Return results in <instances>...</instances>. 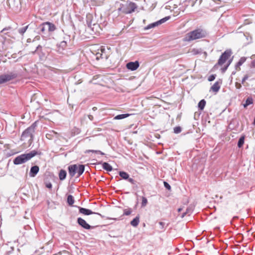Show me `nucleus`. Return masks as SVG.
Instances as JSON below:
<instances>
[{
  "label": "nucleus",
  "instance_id": "14",
  "mask_svg": "<svg viewBox=\"0 0 255 255\" xmlns=\"http://www.w3.org/2000/svg\"><path fill=\"white\" fill-rule=\"evenodd\" d=\"M57 51L59 53H61L62 51L66 48L67 46V42L65 41H62L57 45Z\"/></svg>",
  "mask_w": 255,
  "mask_h": 255
},
{
  "label": "nucleus",
  "instance_id": "16",
  "mask_svg": "<svg viewBox=\"0 0 255 255\" xmlns=\"http://www.w3.org/2000/svg\"><path fill=\"white\" fill-rule=\"evenodd\" d=\"M193 210H194V207L192 205H190L187 208L186 212L182 213V214L181 216V217L182 218H183L186 215H190L192 213Z\"/></svg>",
  "mask_w": 255,
  "mask_h": 255
},
{
  "label": "nucleus",
  "instance_id": "44",
  "mask_svg": "<svg viewBox=\"0 0 255 255\" xmlns=\"http://www.w3.org/2000/svg\"><path fill=\"white\" fill-rule=\"evenodd\" d=\"M228 67H229L228 65H226L225 67L223 68L222 69V72H223V73L225 72L227 70Z\"/></svg>",
  "mask_w": 255,
  "mask_h": 255
},
{
  "label": "nucleus",
  "instance_id": "20",
  "mask_svg": "<svg viewBox=\"0 0 255 255\" xmlns=\"http://www.w3.org/2000/svg\"><path fill=\"white\" fill-rule=\"evenodd\" d=\"M67 175L66 171L65 170L61 169L59 173V177L60 180H63L66 178Z\"/></svg>",
  "mask_w": 255,
  "mask_h": 255
},
{
  "label": "nucleus",
  "instance_id": "3",
  "mask_svg": "<svg viewBox=\"0 0 255 255\" xmlns=\"http://www.w3.org/2000/svg\"><path fill=\"white\" fill-rule=\"evenodd\" d=\"M137 8V6L134 2L128 1L126 4L120 3L118 8L119 12L124 14H130L133 12Z\"/></svg>",
  "mask_w": 255,
  "mask_h": 255
},
{
  "label": "nucleus",
  "instance_id": "51",
  "mask_svg": "<svg viewBox=\"0 0 255 255\" xmlns=\"http://www.w3.org/2000/svg\"><path fill=\"white\" fill-rule=\"evenodd\" d=\"M51 133H53V134H56V132H55L54 131L52 130L51 131Z\"/></svg>",
  "mask_w": 255,
  "mask_h": 255
},
{
  "label": "nucleus",
  "instance_id": "45",
  "mask_svg": "<svg viewBox=\"0 0 255 255\" xmlns=\"http://www.w3.org/2000/svg\"><path fill=\"white\" fill-rule=\"evenodd\" d=\"M232 61V59H230L228 61V63H227V65H228V66H229V65L231 64V62Z\"/></svg>",
  "mask_w": 255,
  "mask_h": 255
},
{
  "label": "nucleus",
  "instance_id": "15",
  "mask_svg": "<svg viewBox=\"0 0 255 255\" xmlns=\"http://www.w3.org/2000/svg\"><path fill=\"white\" fill-rule=\"evenodd\" d=\"M247 58L245 57H241L239 61L237 62V63L235 65L236 70L237 71H239L241 70L240 66L242 65V64L245 63L246 61Z\"/></svg>",
  "mask_w": 255,
  "mask_h": 255
},
{
  "label": "nucleus",
  "instance_id": "33",
  "mask_svg": "<svg viewBox=\"0 0 255 255\" xmlns=\"http://www.w3.org/2000/svg\"><path fill=\"white\" fill-rule=\"evenodd\" d=\"M147 199L144 197H142L141 206L142 207L146 206L147 205Z\"/></svg>",
  "mask_w": 255,
  "mask_h": 255
},
{
  "label": "nucleus",
  "instance_id": "43",
  "mask_svg": "<svg viewBox=\"0 0 255 255\" xmlns=\"http://www.w3.org/2000/svg\"><path fill=\"white\" fill-rule=\"evenodd\" d=\"M46 186L47 188L51 189L52 187V185L51 183H48L46 184Z\"/></svg>",
  "mask_w": 255,
  "mask_h": 255
},
{
  "label": "nucleus",
  "instance_id": "4",
  "mask_svg": "<svg viewBox=\"0 0 255 255\" xmlns=\"http://www.w3.org/2000/svg\"><path fill=\"white\" fill-rule=\"evenodd\" d=\"M56 28L55 24L49 21L43 22L38 27V29L39 30V33L41 35L46 34L47 32L51 34Z\"/></svg>",
  "mask_w": 255,
  "mask_h": 255
},
{
  "label": "nucleus",
  "instance_id": "35",
  "mask_svg": "<svg viewBox=\"0 0 255 255\" xmlns=\"http://www.w3.org/2000/svg\"><path fill=\"white\" fill-rule=\"evenodd\" d=\"M164 187L168 190H170L171 189L170 185L166 182H164Z\"/></svg>",
  "mask_w": 255,
  "mask_h": 255
},
{
  "label": "nucleus",
  "instance_id": "10",
  "mask_svg": "<svg viewBox=\"0 0 255 255\" xmlns=\"http://www.w3.org/2000/svg\"><path fill=\"white\" fill-rule=\"evenodd\" d=\"M68 172L69 175L73 177L75 176V174L77 173L78 165L77 164H73L68 166Z\"/></svg>",
  "mask_w": 255,
  "mask_h": 255
},
{
  "label": "nucleus",
  "instance_id": "13",
  "mask_svg": "<svg viewBox=\"0 0 255 255\" xmlns=\"http://www.w3.org/2000/svg\"><path fill=\"white\" fill-rule=\"evenodd\" d=\"M39 170V168L38 166L35 165L31 167L29 176L31 177H34L38 173Z\"/></svg>",
  "mask_w": 255,
  "mask_h": 255
},
{
  "label": "nucleus",
  "instance_id": "37",
  "mask_svg": "<svg viewBox=\"0 0 255 255\" xmlns=\"http://www.w3.org/2000/svg\"><path fill=\"white\" fill-rule=\"evenodd\" d=\"M248 78L249 76L247 74L245 75L242 80V84H244Z\"/></svg>",
  "mask_w": 255,
  "mask_h": 255
},
{
  "label": "nucleus",
  "instance_id": "55",
  "mask_svg": "<svg viewBox=\"0 0 255 255\" xmlns=\"http://www.w3.org/2000/svg\"><path fill=\"white\" fill-rule=\"evenodd\" d=\"M104 50V49H101V51L103 52Z\"/></svg>",
  "mask_w": 255,
  "mask_h": 255
},
{
  "label": "nucleus",
  "instance_id": "50",
  "mask_svg": "<svg viewBox=\"0 0 255 255\" xmlns=\"http://www.w3.org/2000/svg\"><path fill=\"white\" fill-rule=\"evenodd\" d=\"M9 28H10V27H8V28H3V29H2V30L1 31V32H2V31H4V30H6V29H9Z\"/></svg>",
  "mask_w": 255,
  "mask_h": 255
},
{
  "label": "nucleus",
  "instance_id": "9",
  "mask_svg": "<svg viewBox=\"0 0 255 255\" xmlns=\"http://www.w3.org/2000/svg\"><path fill=\"white\" fill-rule=\"evenodd\" d=\"M139 66V63L138 61H136L135 62H129L126 65L127 69L131 71H134L136 70Z\"/></svg>",
  "mask_w": 255,
  "mask_h": 255
},
{
  "label": "nucleus",
  "instance_id": "36",
  "mask_svg": "<svg viewBox=\"0 0 255 255\" xmlns=\"http://www.w3.org/2000/svg\"><path fill=\"white\" fill-rule=\"evenodd\" d=\"M215 77H216V75H213H213H211L209 77V78H208V80L209 81H212L215 80Z\"/></svg>",
  "mask_w": 255,
  "mask_h": 255
},
{
  "label": "nucleus",
  "instance_id": "49",
  "mask_svg": "<svg viewBox=\"0 0 255 255\" xmlns=\"http://www.w3.org/2000/svg\"><path fill=\"white\" fill-rule=\"evenodd\" d=\"M182 208H179V209H178V211L179 212H181V211H182Z\"/></svg>",
  "mask_w": 255,
  "mask_h": 255
},
{
  "label": "nucleus",
  "instance_id": "22",
  "mask_svg": "<svg viewBox=\"0 0 255 255\" xmlns=\"http://www.w3.org/2000/svg\"><path fill=\"white\" fill-rule=\"evenodd\" d=\"M206 101L204 99L201 100L198 105V107L199 110H203L206 105Z\"/></svg>",
  "mask_w": 255,
  "mask_h": 255
},
{
  "label": "nucleus",
  "instance_id": "34",
  "mask_svg": "<svg viewBox=\"0 0 255 255\" xmlns=\"http://www.w3.org/2000/svg\"><path fill=\"white\" fill-rule=\"evenodd\" d=\"M158 225H159V228L160 230H163L164 229V228H165V223L163 222H159L158 223Z\"/></svg>",
  "mask_w": 255,
  "mask_h": 255
},
{
  "label": "nucleus",
  "instance_id": "24",
  "mask_svg": "<svg viewBox=\"0 0 255 255\" xmlns=\"http://www.w3.org/2000/svg\"><path fill=\"white\" fill-rule=\"evenodd\" d=\"M119 175L124 179H128L129 177L128 174L125 171H120Z\"/></svg>",
  "mask_w": 255,
  "mask_h": 255
},
{
  "label": "nucleus",
  "instance_id": "25",
  "mask_svg": "<svg viewBox=\"0 0 255 255\" xmlns=\"http://www.w3.org/2000/svg\"><path fill=\"white\" fill-rule=\"evenodd\" d=\"M158 25V23L157 21H156L155 22H153L152 23L148 24L146 27H145L144 29V30H148L150 28H153L155 26H157Z\"/></svg>",
  "mask_w": 255,
  "mask_h": 255
},
{
  "label": "nucleus",
  "instance_id": "41",
  "mask_svg": "<svg viewBox=\"0 0 255 255\" xmlns=\"http://www.w3.org/2000/svg\"><path fill=\"white\" fill-rule=\"evenodd\" d=\"M192 52L194 54H197L199 53L200 52L199 51V50L198 49H194L192 50Z\"/></svg>",
  "mask_w": 255,
  "mask_h": 255
},
{
  "label": "nucleus",
  "instance_id": "48",
  "mask_svg": "<svg viewBox=\"0 0 255 255\" xmlns=\"http://www.w3.org/2000/svg\"><path fill=\"white\" fill-rule=\"evenodd\" d=\"M97 110V108L96 107H93V110L94 111H96Z\"/></svg>",
  "mask_w": 255,
  "mask_h": 255
},
{
  "label": "nucleus",
  "instance_id": "5",
  "mask_svg": "<svg viewBox=\"0 0 255 255\" xmlns=\"http://www.w3.org/2000/svg\"><path fill=\"white\" fill-rule=\"evenodd\" d=\"M37 126L36 122L33 123L29 127L27 128L22 133L21 137L26 138L30 137L31 139L33 138V133L35 131L36 127Z\"/></svg>",
  "mask_w": 255,
  "mask_h": 255
},
{
  "label": "nucleus",
  "instance_id": "8",
  "mask_svg": "<svg viewBox=\"0 0 255 255\" xmlns=\"http://www.w3.org/2000/svg\"><path fill=\"white\" fill-rule=\"evenodd\" d=\"M77 223L83 228L86 230H90L94 228V227L90 226L85 220L80 217L77 219Z\"/></svg>",
  "mask_w": 255,
  "mask_h": 255
},
{
  "label": "nucleus",
  "instance_id": "28",
  "mask_svg": "<svg viewBox=\"0 0 255 255\" xmlns=\"http://www.w3.org/2000/svg\"><path fill=\"white\" fill-rule=\"evenodd\" d=\"M253 98L252 97H248L246 101L245 104L244 105L245 107H247L248 106L251 105L253 103Z\"/></svg>",
  "mask_w": 255,
  "mask_h": 255
},
{
  "label": "nucleus",
  "instance_id": "26",
  "mask_svg": "<svg viewBox=\"0 0 255 255\" xmlns=\"http://www.w3.org/2000/svg\"><path fill=\"white\" fill-rule=\"evenodd\" d=\"M170 18V16H166V17L160 19L159 20L157 21V22L159 25L160 24H161L162 23H164L165 22H166V21L169 20Z\"/></svg>",
  "mask_w": 255,
  "mask_h": 255
},
{
  "label": "nucleus",
  "instance_id": "2",
  "mask_svg": "<svg viewBox=\"0 0 255 255\" xmlns=\"http://www.w3.org/2000/svg\"><path fill=\"white\" fill-rule=\"evenodd\" d=\"M37 154V152L34 150L28 153L20 154L16 156L13 160V164L19 165L24 163L30 160L32 157Z\"/></svg>",
  "mask_w": 255,
  "mask_h": 255
},
{
  "label": "nucleus",
  "instance_id": "7",
  "mask_svg": "<svg viewBox=\"0 0 255 255\" xmlns=\"http://www.w3.org/2000/svg\"><path fill=\"white\" fill-rule=\"evenodd\" d=\"M16 77L17 74L12 72L7 74L1 75H0V84L9 81Z\"/></svg>",
  "mask_w": 255,
  "mask_h": 255
},
{
  "label": "nucleus",
  "instance_id": "30",
  "mask_svg": "<svg viewBox=\"0 0 255 255\" xmlns=\"http://www.w3.org/2000/svg\"><path fill=\"white\" fill-rule=\"evenodd\" d=\"M244 143V137L242 136L240 138L238 142V146L239 147H241Z\"/></svg>",
  "mask_w": 255,
  "mask_h": 255
},
{
  "label": "nucleus",
  "instance_id": "39",
  "mask_svg": "<svg viewBox=\"0 0 255 255\" xmlns=\"http://www.w3.org/2000/svg\"><path fill=\"white\" fill-rule=\"evenodd\" d=\"M128 179V181L131 184H135V181L133 179L131 178H129Z\"/></svg>",
  "mask_w": 255,
  "mask_h": 255
},
{
  "label": "nucleus",
  "instance_id": "23",
  "mask_svg": "<svg viewBox=\"0 0 255 255\" xmlns=\"http://www.w3.org/2000/svg\"><path fill=\"white\" fill-rule=\"evenodd\" d=\"M74 199L72 195H69L67 197V203L70 206H72L74 203Z\"/></svg>",
  "mask_w": 255,
  "mask_h": 255
},
{
  "label": "nucleus",
  "instance_id": "12",
  "mask_svg": "<svg viewBox=\"0 0 255 255\" xmlns=\"http://www.w3.org/2000/svg\"><path fill=\"white\" fill-rule=\"evenodd\" d=\"M221 84H222V81L220 80L219 81L216 82L214 84V85L211 87L210 90H211L215 93H217L220 89Z\"/></svg>",
  "mask_w": 255,
  "mask_h": 255
},
{
  "label": "nucleus",
  "instance_id": "40",
  "mask_svg": "<svg viewBox=\"0 0 255 255\" xmlns=\"http://www.w3.org/2000/svg\"><path fill=\"white\" fill-rule=\"evenodd\" d=\"M235 86H236V88L237 89H240L242 87V85L240 83H236V84H235Z\"/></svg>",
  "mask_w": 255,
  "mask_h": 255
},
{
  "label": "nucleus",
  "instance_id": "53",
  "mask_svg": "<svg viewBox=\"0 0 255 255\" xmlns=\"http://www.w3.org/2000/svg\"><path fill=\"white\" fill-rule=\"evenodd\" d=\"M235 73H236L235 71H234V72H232V74H235Z\"/></svg>",
  "mask_w": 255,
  "mask_h": 255
},
{
  "label": "nucleus",
  "instance_id": "6",
  "mask_svg": "<svg viewBox=\"0 0 255 255\" xmlns=\"http://www.w3.org/2000/svg\"><path fill=\"white\" fill-rule=\"evenodd\" d=\"M232 53V52L231 49H227L225 51L220 57L218 61V64L219 65H222L224 64L231 56Z\"/></svg>",
  "mask_w": 255,
  "mask_h": 255
},
{
  "label": "nucleus",
  "instance_id": "47",
  "mask_svg": "<svg viewBox=\"0 0 255 255\" xmlns=\"http://www.w3.org/2000/svg\"><path fill=\"white\" fill-rule=\"evenodd\" d=\"M50 134H49V133L46 134V137H47V138H49V136H50Z\"/></svg>",
  "mask_w": 255,
  "mask_h": 255
},
{
  "label": "nucleus",
  "instance_id": "11",
  "mask_svg": "<svg viewBox=\"0 0 255 255\" xmlns=\"http://www.w3.org/2000/svg\"><path fill=\"white\" fill-rule=\"evenodd\" d=\"M78 208L79 213L84 215H90L93 214H96L99 215H100L99 213L93 212L91 210L86 208H82L81 207H78Z\"/></svg>",
  "mask_w": 255,
  "mask_h": 255
},
{
  "label": "nucleus",
  "instance_id": "19",
  "mask_svg": "<svg viewBox=\"0 0 255 255\" xmlns=\"http://www.w3.org/2000/svg\"><path fill=\"white\" fill-rule=\"evenodd\" d=\"M102 167L103 169L108 171H111L113 170L112 166L107 162H103L102 163Z\"/></svg>",
  "mask_w": 255,
  "mask_h": 255
},
{
  "label": "nucleus",
  "instance_id": "17",
  "mask_svg": "<svg viewBox=\"0 0 255 255\" xmlns=\"http://www.w3.org/2000/svg\"><path fill=\"white\" fill-rule=\"evenodd\" d=\"M139 223V216L137 215L135 218H134L131 222L130 225L134 227H136Z\"/></svg>",
  "mask_w": 255,
  "mask_h": 255
},
{
  "label": "nucleus",
  "instance_id": "32",
  "mask_svg": "<svg viewBox=\"0 0 255 255\" xmlns=\"http://www.w3.org/2000/svg\"><path fill=\"white\" fill-rule=\"evenodd\" d=\"M173 130H174V132L175 133L178 134V133H179L180 132H181V131L182 130V128L178 126V127H175L174 128Z\"/></svg>",
  "mask_w": 255,
  "mask_h": 255
},
{
  "label": "nucleus",
  "instance_id": "46",
  "mask_svg": "<svg viewBox=\"0 0 255 255\" xmlns=\"http://www.w3.org/2000/svg\"><path fill=\"white\" fill-rule=\"evenodd\" d=\"M88 117H89V119H90V120H93V116H91V115H89V116H88Z\"/></svg>",
  "mask_w": 255,
  "mask_h": 255
},
{
  "label": "nucleus",
  "instance_id": "42",
  "mask_svg": "<svg viewBox=\"0 0 255 255\" xmlns=\"http://www.w3.org/2000/svg\"><path fill=\"white\" fill-rule=\"evenodd\" d=\"M251 68H255V60H253L251 64Z\"/></svg>",
  "mask_w": 255,
  "mask_h": 255
},
{
  "label": "nucleus",
  "instance_id": "1",
  "mask_svg": "<svg viewBox=\"0 0 255 255\" xmlns=\"http://www.w3.org/2000/svg\"><path fill=\"white\" fill-rule=\"evenodd\" d=\"M207 33L205 30L198 28L192 31L187 33L184 38L185 41H191L196 39L204 38Z\"/></svg>",
  "mask_w": 255,
  "mask_h": 255
},
{
  "label": "nucleus",
  "instance_id": "38",
  "mask_svg": "<svg viewBox=\"0 0 255 255\" xmlns=\"http://www.w3.org/2000/svg\"><path fill=\"white\" fill-rule=\"evenodd\" d=\"M42 47L41 45H39L37 46L36 49L33 52L34 53H36L37 51H39V50H41Z\"/></svg>",
  "mask_w": 255,
  "mask_h": 255
},
{
  "label": "nucleus",
  "instance_id": "52",
  "mask_svg": "<svg viewBox=\"0 0 255 255\" xmlns=\"http://www.w3.org/2000/svg\"><path fill=\"white\" fill-rule=\"evenodd\" d=\"M88 26H89V27H91V24H90V23H89V24H88Z\"/></svg>",
  "mask_w": 255,
  "mask_h": 255
},
{
  "label": "nucleus",
  "instance_id": "54",
  "mask_svg": "<svg viewBox=\"0 0 255 255\" xmlns=\"http://www.w3.org/2000/svg\"><path fill=\"white\" fill-rule=\"evenodd\" d=\"M181 116V115H178V116H177V117H179V116Z\"/></svg>",
  "mask_w": 255,
  "mask_h": 255
},
{
  "label": "nucleus",
  "instance_id": "27",
  "mask_svg": "<svg viewBox=\"0 0 255 255\" xmlns=\"http://www.w3.org/2000/svg\"><path fill=\"white\" fill-rule=\"evenodd\" d=\"M28 25H27V26H24L23 27H21L19 29H18V33L19 34H20L21 35H23V34L25 32V31H26V30L28 28Z\"/></svg>",
  "mask_w": 255,
  "mask_h": 255
},
{
  "label": "nucleus",
  "instance_id": "21",
  "mask_svg": "<svg viewBox=\"0 0 255 255\" xmlns=\"http://www.w3.org/2000/svg\"><path fill=\"white\" fill-rule=\"evenodd\" d=\"M131 115V114H125L119 115L116 116L114 118V119H115V120H121V119H125L126 118L128 117V116H129Z\"/></svg>",
  "mask_w": 255,
  "mask_h": 255
},
{
  "label": "nucleus",
  "instance_id": "18",
  "mask_svg": "<svg viewBox=\"0 0 255 255\" xmlns=\"http://www.w3.org/2000/svg\"><path fill=\"white\" fill-rule=\"evenodd\" d=\"M85 170V166L83 164L79 165H78V170H77V173L78 176L77 177H79L81 176Z\"/></svg>",
  "mask_w": 255,
  "mask_h": 255
},
{
  "label": "nucleus",
  "instance_id": "31",
  "mask_svg": "<svg viewBox=\"0 0 255 255\" xmlns=\"http://www.w3.org/2000/svg\"><path fill=\"white\" fill-rule=\"evenodd\" d=\"M132 210L131 209H125L124 210V215L126 216H128L131 213Z\"/></svg>",
  "mask_w": 255,
  "mask_h": 255
},
{
  "label": "nucleus",
  "instance_id": "29",
  "mask_svg": "<svg viewBox=\"0 0 255 255\" xmlns=\"http://www.w3.org/2000/svg\"><path fill=\"white\" fill-rule=\"evenodd\" d=\"M93 152L95 153H99L101 155H104L105 153L100 150H87L86 151L85 153H89Z\"/></svg>",
  "mask_w": 255,
  "mask_h": 255
}]
</instances>
